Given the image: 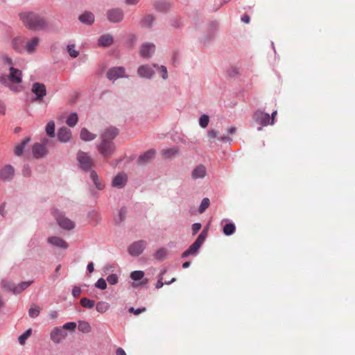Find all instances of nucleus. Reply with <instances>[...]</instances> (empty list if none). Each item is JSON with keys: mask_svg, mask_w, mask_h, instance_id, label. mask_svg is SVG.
<instances>
[{"mask_svg": "<svg viewBox=\"0 0 355 355\" xmlns=\"http://www.w3.org/2000/svg\"><path fill=\"white\" fill-rule=\"evenodd\" d=\"M94 263L92 262L89 263L88 265H87V270L92 273L93 271H94Z\"/></svg>", "mask_w": 355, "mask_h": 355, "instance_id": "nucleus-62", "label": "nucleus"}, {"mask_svg": "<svg viewBox=\"0 0 355 355\" xmlns=\"http://www.w3.org/2000/svg\"><path fill=\"white\" fill-rule=\"evenodd\" d=\"M40 43V39L37 37H32L31 39L26 40L24 46V52L28 54H33L35 52L36 49Z\"/></svg>", "mask_w": 355, "mask_h": 355, "instance_id": "nucleus-14", "label": "nucleus"}, {"mask_svg": "<svg viewBox=\"0 0 355 355\" xmlns=\"http://www.w3.org/2000/svg\"><path fill=\"white\" fill-rule=\"evenodd\" d=\"M201 228V224L199 223H194L192 225L193 234H196Z\"/></svg>", "mask_w": 355, "mask_h": 355, "instance_id": "nucleus-54", "label": "nucleus"}, {"mask_svg": "<svg viewBox=\"0 0 355 355\" xmlns=\"http://www.w3.org/2000/svg\"><path fill=\"white\" fill-rule=\"evenodd\" d=\"M207 232L205 230H203L198 236L195 242L193 244H191L190 247L182 253V257H187L189 255L195 254L201 247L202 244L203 243L207 237Z\"/></svg>", "mask_w": 355, "mask_h": 355, "instance_id": "nucleus-3", "label": "nucleus"}, {"mask_svg": "<svg viewBox=\"0 0 355 355\" xmlns=\"http://www.w3.org/2000/svg\"><path fill=\"white\" fill-rule=\"evenodd\" d=\"M0 113L1 114H5L6 113V106L2 103H0Z\"/></svg>", "mask_w": 355, "mask_h": 355, "instance_id": "nucleus-61", "label": "nucleus"}, {"mask_svg": "<svg viewBox=\"0 0 355 355\" xmlns=\"http://www.w3.org/2000/svg\"><path fill=\"white\" fill-rule=\"evenodd\" d=\"M97 148L99 153L105 157L110 156L115 150L114 144L110 140L102 139Z\"/></svg>", "mask_w": 355, "mask_h": 355, "instance_id": "nucleus-5", "label": "nucleus"}, {"mask_svg": "<svg viewBox=\"0 0 355 355\" xmlns=\"http://www.w3.org/2000/svg\"><path fill=\"white\" fill-rule=\"evenodd\" d=\"M80 304L85 308L92 309L95 305V302L87 297H83L80 300Z\"/></svg>", "mask_w": 355, "mask_h": 355, "instance_id": "nucleus-38", "label": "nucleus"}, {"mask_svg": "<svg viewBox=\"0 0 355 355\" xmlns=\"http://www.w3.org/2000/svg\"><path fill=\"white\" fill-rule=\"evenodd\" d=\"M107 17L110 21L118 23L123 19V12L119 8L111 9L107 11Z\"/></svg>", "mask_w": 355, "mask_h": 355, "instance_id": "nucleus-12", "label": "nucleus"}, {"mask_svg": "<svg viewBox=\"0 0 355 355\" xmlns=\"http://www.w3.org/2000/svg\"><path fill=\"white\" fill-rule=\"evenodd\" d=\"M209 121V116L206 114H203L199 119V124L202 128H205L208 125Z\"/></svg>", "mask_w": 355, "mask_h": 355, "instance_id": "nucleus-45", "label": "nucleus"}, {"mask_svg": "<svg viewBox=\"0 0 355 355\" xmlns=\"http://www.w3.org/2000/svg\"><path fill=\"white\" fill-rule=\"evenodd\" d=\"M178 149L176 148H170L162 150V155L166 159H171L178 154Z\"/></svg>", "mask_w": 355, "mask_h": 355, "instance_id": "nucleus-27", "label": "nucleus"}, {"mask_svg": "<svg viewBox=\"0 0 355 355\" xmlns=\"http://www.w3.org/2000/svg\"><path fill=\"white\" fill-rule=\"evenodd\" d=\"M107 281L111 285H114L118 282V277L115 274H112L107 276Z\"/></svg>", "mask_w": 355, "mask_h": 355, "instance_id": "nucleus-48", "label": "nucleus"}, {"mask_svg": "<svg viewBox=\"0 0 355 355\" xmlns=\"http://www.w3.org/2000/svg\"><path fill=\"white\" fill-rule=\"evenodd\" d=\"M155 51V46L152 43L144 44L140 49V55L144 58H150Z\"/></svg>", "mask_w": 355, "mask_h": 355, "instance_id": "nucleus-16", "label": "nucleus"}, {"mask_svg": "<svg viewBox=\"0 0 355 355\" xmlns=\"http://www.w3.org/2000/svg\"><path fill=\"white\" fill-rule=\"evenodd\" d=\"M67 51L71 57L76 58L79 55V52L76 50V46L74 44H69L67 46Z\"/></svg>", "mask_w": 355, "mask_h": 355, "instance_id": "nucleus-43", "label": "nucleus"}, {"mask_svg": "<svg viewBox=\"0 0 355 355\" xmlns=\"http://www.w3.org/2000/svg\"><path fill=\"white\" fill-rule=\"evenodd\" d=\"M3 61H4L6 64H9V65H10V66H11V65H12V59H11L10 58H9L8 55H3Z\"/></svg>", "mask_w": 355, "mask_h": 355, "instance_id": "nucleus-57", "label": "nucleus"}, {"mask_svg": "<svg viewBox=\"0 0 355 355\" xmlns=\"http://www.w3.org/2000/svg\"><path fill=\"white\" fill-rule=\"evenodd\" d=\"M19 18L24 26L31 31H42L48 26L45 17L33 11L20 13Z\"/></svg>", "mask_w": 355, "mask_h": 355, "instance_id": "nucleus-1", "label": "nucleus"}, {"mask_svg": "<svg viewBox=\"0 0 355 355\" xmlns=\"http://www.w3.org/2000/svg\"><path fill=\"white\" fill-rule=\"evenodd\" d=\"M119 131L116 128L110 127L105 130L101 135L102 139L112 141L118 135Z\"/></svg>", "mask_w": 355, "mask_h": 355, "instance_id": "nucleus-21", "label": "nucleus"}, {"mask_svg": "<svg viewBox=\"0 0 355 355\" xmlns=\"http://www.w3.org/2000/svg\"><path fill=\"white\" fill-rule=\"evenodd\" d=\"M40 313V307L36 304H33L28 310V315L31 318H36Z\"/></svg>", "mask_w": 355, "mask_h": 355, "instance_id": "nucleus-37", "label": "nucleus"}, {"mask_svg": "<svg viewBox=\"0 0 355 355\" xmlns=\"http://www.w3.org/2000/svg\"><path fill=\"white\" fill-rule=\"evenodd\" d=\"M8 75H2L0 77V83L2 85L9 87L14 92H18L21 89V83L22 82L21 71L10 67Z\"/></svg>", "mask_w": 355, "mask_h": 355, "instance_id": "nucleus-2", "label": "nucleus"}, {"mask_svg": "<svg viewBox=\"0 0 355 355\" xmlns=\"http://www.w3.org/2000/svg\"><path fill=\"white\" fill-rule=\"evenodd\" d=\"M154 67H156L159 72L161 73L162 78L166 79L168 76L166 67L162 65L159 67L157 64H154Z\"/></svg>", "mask_w": 355, "mask_h": 355, "instance_id": "nucleus-47", "label": "nucleus"}, {"mask_svg": "<svg viewBox=\"0 0 355 355\" xmlns=\"http://www.w3.org/2000/svg\"><path fill=\"white\" fill-rule=\"evenodd\" d=\"M80 293H81V289L80 287H78V286L73 287V288L72 290V295H73V297H78L80 296Z\"/></svg>", "mask_w": 355, "mask_h": 355, "instance_id": "nucleus-53", "label": "nucleus"}, {"mask_svg": "<svg viewBox=\"0 0 355 355\" xmlns=\"http://www.w3.org/2000/svg\"><path fill=\"white\" fill-rule=\"evenodd\" d=\"M78 160L80 167L85 170H89L94 165L92 159L85 153L80 152L78 154Z\"/></svg>", "mask_w": 355, "mask_h": 355, "instance_id": "nucleus-8", "label": "nucleus"}, {"mask_svg": "<svg viewBox=\"0 0 355 355\" xmlns=\"http://www.w3.org/2000/svg\"><path fill=\"white\" fill-rule=\"evenodd\" d=\"M113 43V37L110 34L103 35L98 39V44L102 46H109Z\"/></svg>", "mask_w": 355, "mask_h": 355, "instance_id": "nucleus-26", "label": "nucleus"}, {"mask_svg": "<svg viewBox=\"0 0 355 355\" xmlns=\"http://www.w3.org/2000/svg\"><path fill=\"white\" fill-rule=\"evenodd\" d=\"M127 175L124 173L117 175L112 181V186L114 187L122 188L127 182Z\"/></svg>", "mask_w": 355, "mask_h": 355, "instance_id": "nucleus-23", "label": "nucleus"}, {"mask_svg": "<svg viewBox=\"0 0 355 355\" xmlns=\"http://www.w3.org/2000/svg\"><path fill=\"white\" fill-rule=\"evenodd\" d=\"M154 17L151 15L145 16L141 21V25L142 27L150 28L154 22Z\"/></svg>", "mask_w": 355, "mask_h": 355, "instance_id": "nucleus-31", "label": "nucleus"}, {"mask_svg": "<svg viewBox=\"0 0 355 355\" xmlns=\"http://www.w3.org/2000/svg\"><path fill=\"white\" fill-rule=\"evenodd\" d=\"M31 91L36 95V100L42 101L46 95V86L43 83H35L33 84Z\"/></svg>", "mask_w": 355, "mask_h": 355, "instance_id": "nucleus-10", "label": "nucleus"}, {"mask_svg": "<svg viewBox=\"0 0 355 355\" xmlns=\"http://www.w3.org/2000/svg\"><path fill=\"white\" fill-rule=\"evenodd\" d=\"M125 214H126V209L125 208L121 209V210L119 211V216H120L121 221L124 220V218L125 217Z\"/></svg>", "mask_w": 355, "mask_h": 355, "instance_id": "nucleus-56", "label": "nucleus"}, {"mask_svg": "<svg viewBox=\"0 0 355 355\" xmlns=\"http://www.w3.org/2000/svg\"><path fill=\"white\" fill-rule=\"evenodd\" d=\"M146 246V242L144 240L135 241L129 246L128 252L132 256H139L143 252Z\"/></svg>", "mask_w": 355, "mask_h": 355, "instance_id": "nucleus-7", "label": "nucleus"}, {"mask_svg": "<svg viewBox=\"0 0 355 355\" xmlns=\"http://www.w3.org/2000/svg\"><path fill=\"white\" fill-rule=\"evenodd\" d=\"M254 120L262 125H267L270 123V116L269 114L265 113L261 110H257L253 114Z\"/></svg>", "mask_w": 355, "mask_h": 355, "instance_id": "nucleus-11", "label": "nucleus"}, {"mask_svg": "<svg viewBox=\"0 0 355 355\" xmlns=\"http://www.w3.org/2000/svg\"><path fill=\"white\" fill-rule=\"evenodd\" d=\"M45 131H46V135L49 137H51V138L55 137V123H54L53 121H49L47 123V124L46 125Z\"/></svg>", "mask_w": 355, "mask_h": 355, "instance_id": "nucleus-30", "label": "nucleus"}, {"mask_svg": "<svg viewBox=\"0 0 355 355\" xmlns=\"http://www.w3.org/2000/svg\"><path fill=\"white\" fill-rule=\"evenodd\" d=\"M15 175V169L10 165H5L0 169V180L3 182L11 181Z\"/></svg>", "mask_w": 355, "mask_h": 355, "instance_id": "nucleus-9", "label": "nucleus"}, {"mask_svg": "<svg viewBox=\"0 0 355 355\" xmlns=\"http://www.w3.org/2000/svg\"><path fill=\"white\" fill-rule=\"evenodd\" d=\"M236 231V226L234 223H227L223 227V233L227 236L233 234Z\"/></svg>", "mask_w": 355, "mask_h": 355, "instance_id": "nucleus-34", "label": "nucleus"}, {"mask_svg": "<svg viewBox=\"0 0 355 355\" xmlns=\"http://www.w3.org/2000/svg\"><path fill=\"white\" fill-rule=\"evenodd\" d=\"M209 204H210L209 199L207 198H205L201 202L198 211L200 214L203 213L209 207Z\"/></svg>", "mask_w": 355, "mask_h": 355, "instance_id": "nucleus-42", "label": "nucleus"}, {"mask_svg": "<svg viewBox=\"0 0 355 355\" xmlns=\"http://www.w3.org/2000/svg\"><path fill=\"white\" fill-rule=\"evenodd\" d=\"M26 44V37L24 36H17L12 41V48L18 53L24 52V46Z\"/></svg>", "mask_w": 355, "mask_h": 355, "instance_id": "nucleus-15", "label": "nucleus"}, {"mask_svg": "<svg viewBox=\"0 0 355 355\" xmlns=\"http://www.w3.org/2000/svg\"><path fill=\"white\" fill-rule=\"evenodd\" d=\"M47 241H48L49 243H50L51 245H53L54 246H56V247H58L60 248H63V249H67L68 248L67 243L65 241H64L62 239H61L60 237L51 236V237H49Z\"/></svg>", "mask_w": 355, "mask_h": 355, "instance_id": "nucleus-20", "label": "nucleus"}, {"mask_svg": "<svg viewBox=\"0 0 355 355\" xmlns=\"http://www.w3.org/2000/svg\"><path fill=\"white\" fill-rule=\"evenodd\" d=\"M32 283L33 281H29L21 282L17 286L14 284L13 293L15 294H19L21 293L23 291L26 289Z\"/></svg>", "mask_w": 355, "mask_h": 355, "instance_id": "nucleus-29", "label": "nucleus"}, {"mask_svg": "<svg viewBox=\"0 0 355 355\" xmlns=\"http://www.w3.org/2000/svg\"><path fill=\"white\" fill-rule=\"evenodd\" d=\"M80 137L82 140L88 141L94 139L96 138V135L90 132L87 128H83L80 130Z\"/></svg>", "mask_w": 355, "mask_h": 355, "instance_id": "nucleus-28", "label": "nucleus"}, {"mask_svg": "<svg viewBox=\"0 0 355 355\" xmlns=\"http://www.w3.org/2000/svg\"><path fill=\"white\" fill-rule=\"evenodd\" d=\"M48 153L46 147L40 143H36L33 146V154L37 159L43 157Z\"/></svg>", "mask_w": 355, "mask_h": 355, "instance_id": "nucleus-19", "label": "nucleus"}, {"mask_svg": "<svg viewBox=\"0 0 355 355\" xmlns=\"http://www.w3.org/2000/svg\"><path fill=\"white\" fill-rule=\"evenodd\" d=\"M90 178H92L94 185L98 189L101 190L103 189L104 185L101 182V181L98 179L97 173L94 171H92L91 172Z\"/></svg>", "mask_w": 355, "mask_h": 355, "instance_id": "nucleus-32", "label": "nucleus"}, {"mask_svg": "<svg viewBox=\"0 0 355 355\" xmlns=\"http://www.w3.org/2000/svg\"><path fill=\"white\" fill-rule=\"evenodd\" d=\"M23 174L24 175H28L30 174V169L28 166H25L23 169Z\"/></svg>", "mask_w": 355, "mask_h": 355, "instance_id": "nucleus-63", "label": "nucleus"}, {"mask_svg": "<svg viewBox=\"0 0 355 355\" xmlns=\"http://www.w3.org/2000/svg\"><path fill=\"white\" fill-rule=\"evenodd\" d=\"M167 250L164 248L159 249L155 254V258L157 260H163L166 257Z\"/></svg>", "mask_w": 355, "mask_h": 355, "instance_id": "nucleus-41", "label": "nucleus"}, {"mask_svg": "<svg viewBox=\"0 0 355 355\" xmlns=\"http://www.w3.org/2000/svg\"><path fill=\"white\" fill-rule=\"evenodd\" d=\"M116 355H126V354L122 348L119 347L116 351Z\"/></svg>", "mask_w": 355, "mask_h": 355, "instance_id": "nucleus-59", "label": "nucleus"}, {"mask_svg": "<svg viewBox=\"0 0 355 355\" xmlns=\"http://www.w3.org/2000/svg\"><path fill=\"white\" fill-rule=\"evenodd\" d=\"M109 304L107 302L103 301L98 302L96 306V311L101 313L106 312L109 309Z\"/></svg>", "mask_w": 355, "mask_h": 355, "instance_id": "nucleus-35", "label": "nucleus"}, {"mask_svg": "<svg viewBox=\"0 0 355 355\" xmlns=\"http://www.w3.org/2000/svg\"><path fill=\"white\" fill-rule=\"evenodd\" d=\"M50 144V141L49 139H46V138H44L42 140V145H44V146H48L49 144Z\"/></svg>", "mask_w": 355, "mask_h": 355, "instance_id": "nucleus-64", "label": "nucleus"}, {"mask_svg": "<svg viewBox=\"0 0 355 355\" xmlns=\"http://www.w3.org/2000/svg\"><path fill=\"white\" fill-rule=\"evenodd\" d=\"M52 214L62 228L65 230H72L74 228L75 223L68 218H66L64 216H63L62 214L58 211V209H53Z\"/></svg>", "mask_w": 355, "mask_h": 355, "instance_id": "nucleus-4", "label": "nucleus"}, {"mask_svg": "<svg viewBox=\"0 0 355 355\" xmlns=\"http://www.w3.org/2000/svg\"><path fill=\"white\" fill-rule=\"evenodd\" d=\"M78 329L83 333H89L92 331V327L89 322L86 321H80L78 322Z\"/></svg>", "mask_w": 355, "mask_h": 355, "instance_id": "nucleus-33", "label": "nucleus"}, {"mask_svg": "<svg viewBox=\"0 0 355 355\" xmlns=\"http://www.w3.org/2000/svg\"><path fill=\"white\" fill-rule=\"evenodd\" d=\"M79 20L87 25H91L94 21V15L90 12H85L79 16Z\"/></svg>", "mask_w": 355, "mask_h": 355, "instance_id": "nucleus-25", "label": "nucleus"}, {"mask_svg": "<svg viewBox=\"0 0 355 355\" xmlns=\"http://www.w3.org/2000/svg\"><path fill=\"white\" fill-rule=\"evenodd\" d=\"M95 286L102 290H104L107 287V283L103 278H100L96 283Z\"/></svg>", "mask_w": 355, "mask_h": 355, "instance_id": "nucleus-51", "label": "nucleus"}, {"mask_svg": "<svg viewBox=\"0 0 355 355\" xmlns=\"http://www.w3.org/2000/svg\"><path fill=\"white\" fill-rule=\"evenodd\" d=\"M144 272L141 270L133 271L130 274V277L133 280H140L144 277Z\"/></svg>", "mask_w": 355, "mask_h": 355, "instance_id": "nucleus-44", "label": "nucleus"}, {"mask_svg": "<svg viewBox=\"0 0 355 355\" xmlns=\"http://www.w3.org/2000/svg\"><path fill=\"white\" fill-rule=\"evenodd\" d=\"M138 74L141 77L150 78L153 76L154 71L149 66L142 65L138 69Z\"/></svg>", "mask_w": 355, "mask_h": 355, "instance_id": "nucleus-24", "label": "nucleus"}, {"mask_svg": "<svg viewBox=\"0 0 355 355\" xmlns=\"http://www.w3.org/2000/svg\"><path fill=\"white\" fill-rule=\"evenodd\" d=\"M62 328H63L64 331L65 330H70L73 331L76 328V323L73 322H67L64 324Z\"/></svg>", "mask_w": 355, "mask_h": 355, "instance_id": "nucleus-49", "label": "nucleus"}, {"mask_svg": "<svg viewBox=\"0 0 355 355\" xmlns=\"http://www.w3.org/2000/svg\"><path fill=\"white\" fill-rule=\"evenodd\" d=\"M167 4L165 2H157L156 3V8L161 11H163L167 8Z\"/></svg>", "mask_w": 355, "mask_h": 355, "instance_id": "nucleus-52", "label": "nucleus"}, {"mask_svg": "<svg viewBox=\"0 0 355 355\" xmlns=\"http://www.w3.org/2000/svg\"><path fill=\"white\" fill-rule=\"evenodd\" d=\"M29 139H26L24 140L21 144L17 146L15 148V154L17 156L21 155L23 153L24 146L29 142Z\"/></svg>", "mask_w": 355, "mask_h": 355, "instance_id": "nucleus-40", "label": "nucleus"}, {"mask_svg": "<svg viewBox=\"0 0 355 355\" xmlns=\"http://www.w3.org/2000/svg\"><path fill=\"white\" fill-rule=\"evenodd\" d=\"M207 174V170L205 166L202 164L198 165L191 173V177L193 179L196 180L198 178H203Z\"/></svg>", "mask_w": 355, "mask_h": 355, "instance_id": "nucleus-22", "label": "nucleus"}, {"mask_svg": "<svg viewBox=\"0 0 355 355\" xmlns=\"http://www.w3.org/2000/svg\"><path fill=\"white\" fill-rule=\"evenodd\" d=\"M6 214V202H3L1 204V207H0V215L2 216L3 217H4Z\"/></svg>", "mask_w": 355, "mask_h": 355, "instance_id": "nucleus-55", "label": "nucleus"}, {"mask_svg": "<svg viewBox=\"0 0 355 355\" xmlns=\"http://www.w3.org/2000/svg\"><path fill=\"white\" fill-rule=\"evenodd\" d=\"M250 17L248 15H245L242 17L241 20L244 23L248 24L250 22Z\"/></svg>", "mask_w": 355, "mask_h": 355, "instance_id": "nucleus-60", "label": "nucleus"}, {"mask_svg": "<svg viewBox=\"0 0 355 355\" xmlns=\"http://www.w3.org/2000/svg\"><path fill=\"white\" fill-rule=\"evenodd\" d=\"M58 138L60 142H68L71 138V131L66 127H62L58 130Z\"/></svg>", "mask_w": 355, "mask_h": 355, "instance_id": "nucleus-18", "label": "nucleus"}, {"mask_svg": "<svg viewBox=\"0 0 355 355\" xmlns=\"http://www.w3.org/2000/svg\"><path fill=\"white\" fill-rule=\"evenodd\" d=\"M155 150H149L139 157L137 162L139 165L146 164L153 159V158L155 157Z\"/></svg>", "mask_w": 355, "mask_h": 355, "instance_id": "nucleus-17", "label": "nucleus"}, {"mask_svg": "<svg viewBox=\"0 0 355 355\" xmlns=\"http://www.w3.org/2000/svg\"><path fill=\"white\" fill-rule=\"evenodd\" d=\"M146 311V307H142V308H139V309H135V308L133 307H130L129 309H128V311L131 313H134L135 315H139L140 313H144Z\"/></svg>", "mask_w": 355, "mask_h": 355, "instance_id": "nucleus-50", "label": "nucleus"}, {"mask_svg": "<svg viewBox=\"0 0 355 355\" xmlns=\"http://www.w3.org/2000/svg\"><path fill=\"white\" fill-rule=\"evenodd\" d=\"M218 135V132L214 130H211L210 131H209L208 132V136L209 138H216Z\"/></svg>", "mask_w": 355, "mask_h": 355, "instance_id": "nucleus-58", "label": "nucleus"}, {"mask_svg": "<svg viewBox=\"0 0 355 355\" xmlns=\"http://www.w3.org/2000/svg\"><path fill=\"white\" fill-rule=\"evenodd\" d=\"M1 286L4 289L13 292L14 284L12 282L8 280H3L1 282Z\"/></svg>", "mask_w": 355, "mask_h": 355, "instance_id": "nucleus-46", "label": "nucleus"}, {"mask_svg": "<svg viewBox=\"0 0 355 355\" xmlns=\"http://www.w3.org/2000/svg\"><path fill=\"white\" fill-rule=\"evenodd\" d=\"M31 333H32L31 329H28L24 334H22L21 335H20L19 336L18 340H19V343H20V345H23L25 344L26 340L31 336Z\"/></svg>", "mask_w": 355, "mask_h": 355, "instance_id": "nucleus-39", "label": "nucleus"}, {"mask_svg": "<svg viewBox=\"0 0 355 355\" xmlns=\"http://www.w3.org/2000/svg\"><path fill=\"white\" fill-rule=\"evenodd\" d=\"M67 336V333L61 327L53 329L50 334V338L54 343H61Z\"/></svg>", "mask_w": 355, "mask_h": 355, "instance_id": "nucleus-6", "label": "nucleus"}, {"mask_svg": "<svg viewBox=\"0 0 355 355\" xmlns=\"http://www.w3.org/2000/svg\"><path fill=\"white\" fill-rule=\"evenodd\" d=\"M125 73V69L122 67H112L107 72V77L110 80H115L122 78Z\"/></svg>", "mask_w": 355, "mask_h": 355, "instance_id": "nucleus-13", "label": "nucleus"}, {"mask_svg": "<svg viewBox=\"0 0 355 355\" xmlns=\"http://www.w3.org/2000/svg\"><path fill=\"white\" fill-rule=\"evenodd\" d=\"M78 117L76 113L71 114L67 119L66 123L70 127L75 126L78 123Z\"/></svg>", "mask_w": 355, "mask_h": 355, "instance_id": "nucleus-36", "label": "nucleus"}]
</instances>
